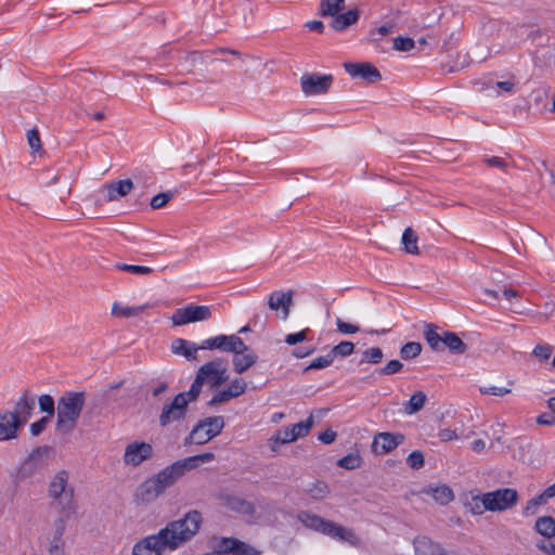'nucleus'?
<instances>
[{"label":"nucleus","mask_w":555,"mask_h":555,"mask_svg":"<svg viewBox=\"0 0 555 555\" xmlns=\"http://www.w3.org/2000/svg\"><path fill=\"white\" fill-rule=\"evenodd\" d=\"M312 425H313V416L311 414L306 421L294 424V425L289 426L288 428L291 429L292 436H295V440H297L298 438H302V437L307 436L309 434Z\"/></svg>","instance_id":"obj_36"},{"label":"nucleus","mask_w":555,"mask_h":555,"mask_svg":"<svg viewBox=\"0 0 555 555\" xmlns=\"http://www.w3.org/2000/svg\"><path fill=\"white\" fill-rule=\"evenodd\" d=\"M441 441H451L457 439V434L455 430L450 428L441 429L438 434Z\"/></svg>","instance_id":"obj_64"},{"label":"nucleus","mask_w":555,"mask_h":555,"mask_svg":"<svg viewBox=\"0 0 555 555\" xmlns=\"http://www.w3.org/2000/svg\"><path fill=\"white\" fill-rule=\"evenodd\" d=\"M384 358L383 350L379 347L367 348L362 352L360 363L378 364Z\"/></svg>","instance_id":"obj_40"},{"label":"nucleus","mask_w":555,"mask_h":555,"mask_svg":"<svg viewBox=\"0 0 555 555\" xmlns=\"http://www.w3.org/2000/svg\"><path fill=\"white\" fill-rule=\"evenodd\" d=\"M360 13L357 9L349 10L341 14H336L333 17V21L331 23V26L337 30L341 31L349 27L350 25L354 24L359 20Z\"/></svg>","instance_id":"obj_27"},{"label":"nucleus","mask_w":555,"mask_h":555,"mask_svg":"<svg viewBox=\"0 0 555 555\" xmlns=\"http://www.w3.org/2000/svg\"><path fill=\"white\" fill-rule=\"evenodd\" d=\"M548 498L545 496L544 491H542L540 494L531 498L526 502L521 509V515L524 517L533 516L538 513L539 507L547 502Z\"/></svg>","instance_id":"obj_32"},{"label":"nucleus","mask_w":555,"mask_h":555,"mask_svg":"<svg viewBox=\"0 0 555 555\" xmlns=\"http://www.w3.org/2000/svg\"><path fill=\"white\" fill-rule=\"evenodd\" d=\"M362 459L359 454L349 453L338 460L337 465L341 468L352 470L361 466Z\"/></svg>","instance_id":"obj_41"},{"label":"nucleus","mask_w":555,"mask_h":555,"mask_svg":"<svg viewBox=\"0 0 555 555\" xmlns=\"http://www.w3.org/2000/svg\"><path fill=\"white\" fill-rule=\"evenodd\" d=\"M519 495L514 488H501L494 491L482 493L473 498L476 502V508L472 507V512L480 514L481 509L478 502L482 504L483 509L489 512H503L514 507L518 502Z\"/></svg>","instance_id":"obj_6"},{"label":"nucleus","mask_w":555,"mask_h":555,"mask_svg":"<svg viewBox=\"0 0 555 555\" xmlns=\"http://www.w3.org/2000/svg\"><path fill=\"white\" fill-rule=\"evenodd\" d=\"M172 197V192H162L152 197L150 205L153 209H159L164 207Z\"/></svg>","instance_id":"obj_48"},{"label":"nucleus","mask_w":555,"mask_h":555,"mask_svg":"<svg viewBox=\"0 0 555 555\" xmlns=\"http://www.w3.org/2000/svg\"><path fill=\"white\" fill-rule=\"evenodd\" d=\"M344 67L352 78H361L369 83L382 79L379 70L371 63H345Z\"/></svg>","instance_id":"obj_16"},{"label":"nucleus","mask_w":555,"mask_h":555,"mask_svg":"<svg viewBox=\"0 0 555 555\" xmlns=\"http://www.w3.org/2000/svg\"><path fill=\"white\" fill-rule=\"evenodd\" d=\"M443 350L448 349L452 354H463L467 350V345L454 332H443Z\"/></svg>","instance_id":"obj_25"},{"label":"nucleus","mask_w":555,"mask_h":555,"mask_svg":"<svg viewBox=\"0 0 555 555\" xmlns=\"http://www.w3.org/2000/svg\"><path fill=\"white\" fill-rule=\"evenodd\" d=\"M405 437L401 433H377L373 438L372 451L377 455L388 454L403 443Z\"/></svg>","instance_id":"obj_13"},{"label":"nucleus","mask_w":555,"mask_h":555,"mask_svg":"<svg viewBox=\"0 0 555 555\" xmlns=\"http://www.w3.org/2000/svg\"><path fill=\"white\" fill-rule=\"evenodd\" d=\"M233 369L237 374L244 373L257 362V356L245 344V348H240L233 351Z\"/></svg>","instance_id":"obj_22"},{"label":"nucleus","mask_w":555,"mask_h":555,"mask_svg":"<svg viewBox=\"0 0 555 555\" xmlns=\"http://www.w3.org/2000/svg\"><path fill=\"white\" fill-rule=\"evenodd\" d=\"M344 5V0H321L320 12L322 16H335Z\"/></svg>","instance_id":"obj_35"},{"label":"nucleus","mask_w":555,"mask_h":555,"mask_svg":"<svg viewBox=\"0 0 555 555\" xmlns=\"http://www.w3.org/2000/svg\"><path fill=\"white\" fill-rule=\"evenodd\" d=\"M219 548L233 555H260V552L254 546L236 538H221L219 540Z\"/></svg>","instance_id":"obj_20"},{"label":"nucleus","mask_w":555,"mask_h":555,"mask_svg":"<svg viewBox=\"0 0 555 555\" xmlns=\"http://www.w3.org/2000/svg\"><path fill=\"white\" fill-rule=\"evenodd\" d=\"M231 399H233L232 395L228 391V389H223V390L217 392L216 395H214V397L209 400L208 404L216 405V404L227 402Z\"/></svg>","instance_id":"obj_60"},{"label":"nucleus","mask_w":555,"mask_h":555,"mask_svg":"<svg viewBox=\"0 0 555 555\" xmlns=\"http://www.w3.org/2000/svg\"><path fill=\"white\" fill-rule=\"evenodd\" d=\"M141 311L140 307H128L122 306L118 302H114L112 307V313L118 318H129L132 315H137Z\"/></svg>","instance_id":"obj_42"},{"label":"nucleus","mask_w":555,"mask_h":555,"mask_svg":"<svg viewBox=\"0 0 555 555\" xmlns=\"http://www.w3.org/2000/svg\"><path fill=\"white\" fill-rule=\"evenodd\" d=\"M48 496L51 499L59 517L65 524L77 513V501L75 500V488L69 482V473L65 469L56 472L49 481Z\"/></svg>","instance_id":"obj_2"},{"label":"nucleus","mask_w":555,"mask_h":555,"mask_svg":"<svg viewBox=\"0 0 555 555\" xmlns=\"http://www.w3.org/2000/svg\"><path fill=\"white\" fill-rule=\"evenodd\" d=\"M133 189L131 179L113 181L106 185L105 198L109 202L118 201L119 198L128 195Z\"/></svg>","instance_id":"obj_23"},{"label":"nucleus","mask_w":555,"mask_h":555,"mask_svg":"<svg viewBox=\"0 0 555 555\" xmlns=\"http://www.w3.org/2000/svg\"><path fill=\"white\" fill-rule=\"evenodd\" d=\"M534 530L546 539L555 537V519L552 516L538 517L534 524Z\"/></svg>","instance_id":"obj_30"},{"label":"nucleus","mask_w":555,"mask_h":555,"mask_svg":"<svg viewBox=\"0 0 555 555\" xmlns=\"http://www.w3.org/2000/svg\"><path fill=\"white\" fill-rule=\"evenodd\" d=\"M65 529L66 524L62 519L54 520V534L51 546L49 548V555H64L63 534Z\"/></svg>","instance_id":"obj_26"},{"label":"nucleus","mask_w":555,"mask_h":555,"mask_svg":"<svg viewBox=\"0 0 555 555\" xmlns=\"http://www.w3.org/2000/svg\"><path fill=\"white\" fill-rule=\"evenodd\" d=\"M48 453V447H40L33 450L18 468L17 478L20 480H26L41 472L47 465L43 457L47 456Z\"/></svg>","instance_id":"obj_10"},{"label":"nucleus","mask_w":555,"mask_h":555,"mask_svg":"<svg viewBox=\"0 0 555 555\" xmlns=\"http://www.w3.org/2000/svg\"><path fill=\"white\" fill-rule=\"evenodd\" d=\"M427 401V396L423 391L414 392L408 402L403 404L404 413L412 415L423 409Z\"/></svg>","instance_id":"obj_31"},{"label":"nucleus","mask_w":555,"mask_h":555,"mask_svg":"<svg viewBox=\"0 0 555 555\" xmlns=\"http://www.w3.org/2000/svg\"><path fill=\"white\" fill-rule=\"evenodd\" d=\"M309 332H310L309 328H305V330L296 332V333H291V334L286 335L285 343L291 346L302 343L304 340L307 339V334Z\"/></svg>","instance_id":"obj_56"},{"label":"nucleus","mask_w":555,"mask_h":555,"mask_svg":"<svg viewBox=\"0 0 555 555\" xmlns=\"http://www.w3.org/2000/svg\"><path fill=\"white\" fill-rule=\"evenodd\" d=\"M49 421H50L49 416H43L40 420H38L37 422L33 423L30 425V434L33 436H39L46 429Z\"/></svg>","instance_id":"obj_59"},{"label":"nucleus","mask_w":555,"mask_h":555,"mask_svg":"<svg viewBox=\"0 0 555 555\" xmlns=\"http://www.w3.org/2000/svg\"><path fill=\"white\" fill-rule=\"evenodd\" d=\"M83 391H65L57 401L56 430L69 434L74 430L85 405Z\"/></svg>","instance_id":"obj_4"},{"label":"nucleus","mask_w":555,"mask_h":555,"mask_svg":"<svg viewBox=\"0 0 555 555\" xmlns=\"http://www.w3.org/2000/svg\"><path fill=\"white\" fill-rule=\"evenodd\" d=\"M203 524L202 514L189 511L182 518L169 521L157 533L138 541L132 547V555H163L165 551H176L190 542Z\"/></svg>","instance_id":"obj_1"},{"label":"nucleus","mask_w":555,"mask_h":555,"mask_svg":"<svg viewBox=\"0 0 555 555\" xmlns=\"http://www.w3.org/2000/svg\"><path fill=\"white\" fill-rule=\"evenodd\" d=\"M223 427L222 416H209L201 420L184 439V444H204L217 437Z\"/></svg>","instance_id":"obj_7"},{"label":"nucleus","mask_w":555,"mask_h":555,"mask_svg":"<svg viewBox=\"0 0 555 555\" xmlns=\"http://www.w3.org/2000/svg\"><path fill=\"white\" fill-rule=\"evenodd\" d=\"M479 391L482 395L503 397L505 395L511 393L512 390H511V388H507V387L481 386V387H479Z\"/></svg>","instance_id":"obj_53"},{"label":"nucleus","mask_w":555,"mask_h":555,"mask_svg":"<svg viewBox=\"0 0 555 555\" xmlns=\"http://www.w3.org/2000/svg\"><path fill=\"white\" fill-rule=\"evenodd\" d=\"M38 404L41 412L47 413V416L50 418L55 413V402L54 399L50 395H41L38 398Z\"/></svg>","instance_id":"obj_43"},{"label":"nucleus","mask_w":555,"mask_h":555,"mask_svg":"<svg viewBox=\"0 0 555 555\" xmlns=\"http://www.w3.org/2000/svg\"><path fill=\"white\" fill-rule=\"evenodd\" d=\"M337 434L332 429H326L319 434V440L325 444H330L335 441Z\"/></svg>","instance_id":"obj_61"},{"label":"nucleus","mask_w":555,"mask_h":555,"mask_svg":"<svg viewBox=\"0 0 555 555\" xmlns=\"http://www.w3.org/2000/svg\"><path fill=\"white\" fill-rule=\"evenodd\" d=\"M215 457L214 453H202L193 456H189L186 459L181 460V463L184 464L188 472L197 467L201 463H207L212 461Z\"/></svg>","instance_id":"obj_39"},{"label":"nucleus","mask_w":555,"mask_h":555,"mask_svg":"<svg viewBox=\"0 0 555 555\" xmlns=\"http://www.w3.org/2000/svg\"><path fill=\"white\" fill-rule=\"evenodd\" d=\"M188 473L181 460L166 466L153 477L143 481L135 490V499L142 503H150L172 487Z\"/></svg>","instance_id":"obj_3"},{"label":"nucleus","mask_w":555,"mask_h":555,"mask_svg":"<svg viewBox=\"0 0 555 555\" xmlns=\"http://www.w3.org/2000/svg\"><path fill=\"white\" fill-rule=\"evenodd\" d=\"M424 492L430 495L440 505H446L454 499V493L448 486L428 488Z\"/></svg>","instance_id":"obj_29"},{"label":"nucleus","mask_w":555,"mask_h":555,"mask_svg":"<svg viewBox=\"0 0 555 555\" xmlns=\"http://www.w3.org/2000/svg\"><path fill=\"white\" fill-rule=\"evenodd\" d=\"M26 138L30 149L34 152H40L42 150L40 134L36 128L27 130Z\"/></svg>","instance_id":"obj_47"},{"label":"nucleus","mask_w":555,"mask_h":555,"mask_svg":"<svg viewBox=\"0 0 555 555\" xmlns=\"http://www.w3.org/2000/svg\"><path fill=\"white\" fill-rule=\"evenodd\" d=\"M203 385H204L203 378L198 377L196 375L190 389L188 391L179 392L177 396H182L183 400L189 405V403L194 402L198 398V396L202 391Z\"/></svg>","instance_id":"obj_34"},{"label":"nucleus","mask_w":555,"mask_h":555,"mask_svg":"<svg viewBox=\"0 0 555 555\" xmlns=\"http://www.w3.org/2000/svg\"><path fill=\"white\" fill-rule=\"evenodd\" d=\"M199 348L195 343L183 338H176L171 343L172 353L183 356L188 360H195Z\"/></svg>","instance_id":"obj_24"},{"label":"nucleus","mask_w":555,"mask_h":555,"mask_svg":"<svg viewBox=\"0 0 555 555\" xmlns=\"http://www.w3.org/2000/svg\"><path fill=\"white\" fill-rule=\"evenodd\" d=\"M328 492V488L325 482L323 481H317L312 485L311 488L308 489V493L313 499H322L324 498Z\"/></svg>","instance_id":"obj_51"},{"label":"nucleus","mask_w":555,"mask_h":555,"mask_svg":"<svg viewBox=\"0 0 555 555\" xmlns=\"http://www.w3.org/2000/svg\"><path fill=\"white\" fill-rule=\"evenodd\" d=\"M293 304V292L274 291L269 295L268 306L271 310L281 311V319L286 320Z\"/></svg>","instance_id":"obj_18"},{"label":"nucleus","mask_w":555,"mask_h":555,"mask_svg":"<svg viewBox=\"0 0 555 555\" xmlns=\"http://www.w3.org/2000/svg\"><path fill=\"white\" fill-rule=\"evenodd\" d=\"M20 428V423L16 418L12 417L10 411H0V441L15 439Z\"/></svg>","instance_id":"obj_21"},{"label":"nucleus","mask_w":555,"mask_h":555,"mask_svg":"<svg viewBox=\"0 0 555 555\" xmlns=\"http://www.w3.org/2000/svg\"><path fill=\"white\" fill-rule=\"evenodd\" d=\"M36 401L33 396L25 391L14 405V410L10 411L12 417L16 418L21 427L24 426L35 409Z\"/></svg>","instance_id":"obj_19"},{"label":"nucleus","mask_w":555,"mask_h":555,"mask_svg":"<svg viewBox=\"0 0 555 555\" xmlns=\"http://www.w3.org/2000/svg\"><path fill=\"white\" fill-rule=\"evenodd\" d=\"M414 48V40L409 37H397L393 39V49L408 52Z\"/></svg>","instance_id":"obj_50"},{"label":"nucleus","mask_w":555,"mask_h":555,"mask_svg":"<svg viewBox=\"0 0 555 555\" xmlns=\"http://www.w3.org/2000/svg\"><path fill=\"white\" fill-rule=\"evenodd\" d=\"M273 440L278 443L285 444L295 441V436H292L291 429L288 427H284L276 431Z\"/></svg>","instance_id":"obj_55"},{"label":"nucleus","mask_w":555,"mask_h":555,"mask_svg":"<svg viewBox=\"0 0 555 555\" xmlns=\"http://www.w3.org/2000/svg\"><path fill=\"white\" fill-rule=\"evenodd\" d=\"M211 317V309L208 306L188 305L177 309L172 314V323L177 326L188 323L205 321Z\"/></svg>","instance_id":"obj_11"},{"label":"nucleus","mask_w":555,"mask_h":555,"mask_svg":"<svg viewBox=\"0 0 555 555\" xmlns=\"http://www.w3.org/2000/svg\"><path fill=\"white\" fill-rule=\"evenodd\" d=\"M115 268L120 271H126L135 275H150L154 272V269L146 266L128 264L124 262H117Z\"/></svg>","instance_id":"obj_37"},{"label":"nucleus","mask_w":555,"mask_h":555,"mask_svg":"<svg viewBox=\"0 0 555 555\" xmlns=\"http://www.w3.org/2000/svg\"><path fill=\"white\" fill-rule=\"evenodd\" d=\"M537 423L543 426H555V416L550 413H542L537 417Z\"/></svg>","instance_id":"obj_63"},{"label":"nucleus","mask_w":555,"mask_h":555,"mask_svg":"<svg viewBox=\"0 0 555 555\" xmlns=\"http://www.w3.org/2000/svg\"><path fill=\"white\" fill-rule=\"evenodd\" d=\"M443 332H438L435 324H426L424 328V338L434 351H443Z\"/></svg>","instance_id":"obj_28"},{"label":"nucleus","mask_w":555,"mask_h":555,"mask_svg":"<svg viewBox=\"0 0 555 555\" xmlns=\"http://www.w3.org/2000/svg\"><path fill=\"white\" fill-rule=\"evenodd\" d=\"M406 464L413 469H420L424 466V454L415 450L406 457Z\"/></svg>","instance_id":"obj_49"},{"label":"nucleus","mask_w":555,"mask_h":555,"mask_svg":"<svg viewBox=\"0 0 555 555\" xmlns=\"http://www.w3.org/2000/svg\"><path fill=\"white\" fill-rule=\"evenodd\" d=\"M153 455L152 444L144 441H133L129 443L124 453V463L131 466H139Z\"/></svg>","instance_id":"obj_14"},{"label":"nucleus","mask_w":555,"mask_h":555,"mask_svg":"<svg viewBox=\"0 0 555 555\" xmlns=\"http://www.w3.org/2000/svg\"><path fill=\"white\" fill-rule=\"evenodd\" d=\"M218 499L220 500L223 507L232 512L244 516H253L255 514V505L243 498L229 493H220Z\"/></svg>","instance_id":"obj_17"},{"label":"nucleus","mask_w":555,"mask_h":555,"mask_svg":"<svg viewBox=\"0 0 555 555\" xmlns=\"http://www.w3.org/2000/svg\"><path fill=\"white\" fill-rule=\"evenodd\" d=\"M331 74L306 73L300 78L301 90L306 95L326 93L333 83Z\"/></svg>","instance_id":"obj_9"},{"label":"nucleus","mask_w":555,"mask_h":555,"mask_svg":"<svg viewBox=\"0 0 555 555\" xmlns=\"http://www.w3.org/2000/svg\"><path fill=\"white\" fill-rule=\"evenodd\" d=\"M334 361V354L331 353V351L325 354L315 358L306 369L305 372L311 371V370H321L330 366Z\"/></svg>","instance_id":"obj_44"},{"label":"nucleus","mask_w":555,"mask_h":555,"mask_svg":"<svg viewBox=\"0 0 555 555\" xmlns=\"http://www.w3.org/2000/svg\"><path fill=\"white\" fill-rule=\"evenodd\" d=\"M297 518L305 527L323 533L334 540L348 542L350 545L359 544V538L352 529L345 528L341 525L325 519L317 514L302 511L298 514Z\"/></svg>","instance_id":"obj_5"},{"label":"nucleus","mask_w":555,"mask_h":555,"mask_svg":"<svg viewBox=\"0 0 555 555\" xmlns=\"http://www.w3.org/2000/svg\"><path fill=\"white\" fill-rule=\"evenodd\" d=\"M392 30L391 25H382L371 31L372 40L373 42H377V39L375 38V35H378L380 37L387 36Z\"/></svg>","instance_id":"obj_62"},{"label":"nucleus","mask_w":555,"mask_h":555,"mask_svg":"<svg viewBox=\"0 0 555 555\" xmlns=\"http://www.w3.org/2000/svg\"><path fill=\"white\" fill-rule=\"evenodd\" d=\"M336 327L339 333L345 335L356 334L360 331V327L358 325L347 323L343 321L340 318L336 319Z\"/></svg>","instance_id":"obj_54"},{"label":"nucleus","mask_w":555,"mask_h":555,"mask_svg":"<svg viewBox=\"0 0 555 555\" xmlns=\"http://www.w3.org/2000/svg\"><path fill=\"white\" fill-rule=\"evenodd\" d=\"M227 366L220 360H212L203 364L197 376L203 378V383L208 382L212 388L222 385L227 379Z\"/></svg>","instance_id":"obj_12"},{"label":"nucleus","mask_w":555,"mask_h":555,"mask_svg":"<svg viewBox=\"0 0 555 555\" xmlns=\"http://www.w3.org/2000/svg\"><path fill=\"white\" fill-rule=\"evenodd\" d=\"M485 164H487L489 167H495L501 170H506L508 168V160L499 156H490L483 158Z\"/></svg>","instance_id":"obj_58"},{"label":"nucleus","mask_w":555,"mask_h":555,"mask_svg":"<svg viewBox=\"0 0 555 555\" xmlns=\"http://www.w3.org/2000/svg\"><path fill=\"white\" fill-rule=\"evenodd\" d=\"M403 369V364L399 360H390L385 366L377 372L379 375H392L399 373Z\"/></svg>","instance_id":"obj_52"},{"label":"nucleus","mask_w":555,"mask_h":555,"mask_svg":"<svg viewBox=\"0 0 555 555\" xmlns=\"http://www.w3.org/2000/svg\"><path fill=\"white\" fill-rule=\"evenodd\" d=\"M353 351H354V344L351 341L344 340V341H340L335 347H333V349L331 350V353L334 354V359H335L338 356L339 357H348V356L352 354Z\"/></svg>","instance_id":"obj_45"},{"label":"nucleus","mask_w":555,"mask_h":555,"mask_svg":"<svg viewBox=\"0 0 555 555\" xmlns=\"http://www.w3.org/2000/svg\"><path fill=\"white\" fill-rule=\"evenodd\" d=\"M202 349H219L225 352H233L236 349L245 348V343L237 335H217L203 341Z\"/></svg>","instance_id":"obj_15"},{"label":"nucleus","mask_w":555,"mask_h":555,"mask_svg":"<svg viewBox=\"0 0 555 555\" xmlns=\"http://www.w3.org/2000/svg\"><path fill=\"white\" fill-rule=\"evenodd\" d=\"M246 388L247 384L243 378H235L229 384L227 389L233 398H236L243 395L246 391Z\"/></svg>","instance_id":"obj_46"},{"label":"nucleus","mask_w":555,"mask_h":555,"mask_svg":"<svg viewBox=\"0 0 555 555\" xmlns=\"http://www.w3.org/2000/svg\"><path fill=\"white\" fill-rule=\"evenodd\" d=\"M552 352L553 347L547 344L537 345L532 351L534 357L543 361L550 359Z\"/></svg>","instance_id":"obj_57"},{"label":"nucleus","mask_w":555,"mask_h":555,"mask_svg":"<svg viewBox=\"0 0 555 555\" xmlns=\"http://www.w3.org/2000/svg\"><path fill=\"white\" fill-rule=\"evenodd\" d=\"M418 237L415 232L411 228H406L402 234V244L404 246V250L412 255L418 254L417 246Z\"/></svg>","instance_id":"obj_33"},{"label":"nucleus","mask_w":555,"mask_h":555,"mask_svg":"<svg viewBox=\"0 0 555 555\" xmlns=\"http://www.w3.org/2000/svg\"><path fill=\"white\" fill-rule=\"evenodd\" d=\"M422 349V345L417 341L406 343L400 348V357L403 360H412L421 354Z\"/></svg>","instance_id":"obj_38"},{"label":"nucleus","mask_w":555,"mask_h":555,"mask_svg":"<svg viewBox=\"0 0 555 555\" xmlns=\"http://www.w3.org/2000/svg\"><path fill=\"white\" fill-rule=\"evenodd\" d=\"M189 412V405L183 400L182 396H175L169 402L164 404L162 412L158 417L159 425L162 427H168L173 424L182 423Z\"/></svg>","instance_id":"obj_8"}]
</instances>
